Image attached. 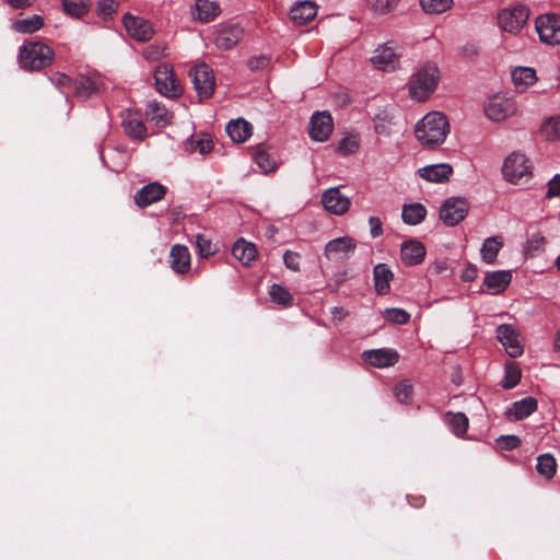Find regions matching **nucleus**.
Segmentation results:
<instances>
[{
    "label": "nucleus",
    "mask_w": 560,
    "mask_h": 560,
    "mask_svg": "<svg viewBox=\"0 0 560 560\" xmlns=\"http://www.w3.org/2000/svg\"><path fill=\"white\" fill-rule=\"evenodd\" d=\"M196 247L198 255L202 258H208L215 254L217 246L212 243V241L208 237H206L202 234H198L196 236Z\"/></svg>",
    "instance_id": "46"
},
{
    "label": "nucleus",
    "mask_w": 560,
    "mask_h": 560,
    "mask_svg": "<svg viewBox=\"0 0 560 560\" xmlns=\"http://www.w3.org/2000/svg\"><path fill=\"white\" fill-rule=\"evenodd\" d=\"M243 37V28L240 25H225L217 31L214 43L218 48L231 49Z\"/></svg>",
    "instance_id": "19"
},
{
    "label": "nucleus",
    "mask_w": 560,
    "mask_h": 560,
    "mask_svg": "<svg viewBox=\"0 0 560 560\" xmlns=\"http://www.w3.org/2000/svg\"><path fill=\"white\" fill-rule=\"evenodd\" d=\"M34 0H8V3L14 9H24L33 4Z\"/></svg>",
    "instance_id": "59"
},
{
    "label": "nucleus",
    "mask_w": 560,
    "mask_h": 560,
    "mask_svg": "<svg viewBox=\"0 0 560 560\" xmlns=\"http://www.w3.org/2000/svg\"><path fill=\"white\" fill-rule=\"evenodd\" d=\"M268 65H269V59L265 56L255 57L248 61V67L253 71L264 69Z\"/></svg>",
    "instance_id": "58"
},
{
    "label": "nucleus",
    "mask_w": 560,
    "mask_h": 560,
    "mask_svg": "<svg viewBox=\"0 0 560 560\" xmlns=\"http://www.w3.org/2000/svg\"><path fill=\"white\" fill-rule=\"evenodd\" d=\"M322 202L325 209L336 215L345 214L351 205L349 197L340 191L339 187H331L324 191Z\"/></svg>",
    "instance_id": "13"
},
{
    "label": "nucleus",
    "mask_w": 560,
    "mask_h": 560,
    "mask_svg": "<svg viewBox=\"0 0 560 560\" xmlns=\"http://www.w3.org/2000/svg\"><path fill=\"white\" fill-rule=\"evenodd\" d=\"M155 86L160 94L166 97H176L182 93L180 85L174 75L172 66L159 65L154 72Z\"/></svg>",
    "instance_id": "9"
},
{
    "label": "nucleus",
    "mask_w": 560,
    "mask_h": 560,
    "mask_svg": "<svg viewBox=\"0 0 560 560\" xmlns=\"http://www.w3.org/2000/svg\"><path fill=\"white\" fill-rule=\"evenodd\" d=\"M400 0H369V7L377 14H387L393 11Z\"/></svg>",
    "instance_id": "49"
},
{
    "label": "nucleus",
    "mask_w": 560,
    "mask_h": 560,
    "mask_svg": "<svg viewBox=\"0 0 560 560\" xmlns=\"http://www.w3.org/2000/svg\"><path fill=\"white\" fill-rule=\"evenodd\" d=\"M425 247L418 241H406L400 247V257L405 265L416 266L423 261Z\"/></svg>",
    "instance_id": "22"
},
{
    "label": "nucleus",
    "mask_w": 560,
    "mask_h": 560,
    "mask_svg": "<svg viewBox=\"0 0 560 560\" xmlns=\"http://www.w3.org/2000/svg\"><path fill=\"white\" fill-rule=\"evenodd\" d=\"M498 443L503 450H514L521 445V439L516 435H505L498 439Z\"/></svg>",
    "instance_id": "55"
},
{
    "label": "nucleus",
    "mask_w": 560,
    "mask_h": 560,
    "mask_svg": "<svg viewBox=\"0 0 560 560\" xmlns=\"http://www.w3.org/2000/svg\"><path fill=\"white\" fill-rule=\"evenodd\" d=\"M18 60L22 69L38 71L51 65L54 50L44 43L26 42L19 49Z\"/></svg>",
    "instance_id": "2"
},
{
    "label": "nucleus",
    "mask_w": 560,
    "mask_h": 560,
    "mask_svg": "<svg viewBox=\"0 0 560 560\" xmlns=\"http://www.w3.org/2000/svg\"><path fill=\"white\" fill-rule=\"evenodd\" d=\"M316 14V4L308 0L296 3L290 11L291 20L299 25H303L312 21Z\"/></svg>",
    "instance_id": "28"
},
{
    "label": "nucleus",
    "mask_w": 560,
    "mask_h": 560,
    "mask_svg": "<svg viewBox=\"0 0 560 560\" xmlns=\"http://www.w3.org/2000/svg\"><path fill=\"white\" fill-rule=\"evenodd\" d=\"M502 175L511 184L527 183L533 176V164L525 154L512 152L503 162Z\"/></svg>",
    "instance_id": "4"
},
{
    "label": "nucleus",
    "mask_w": 560,
    "mask_h": 560,
    "mask_svg": "<svg viewBox=\"0 0 560 560\" xmlns=\"http://www.w3.org/2000/svg\"><path fill=\"white\" fill-rule=\"evenodd\" d=\"M357 248L352 237L343 236L329 241L325 246V256L329 260L342 261L348 259Z\"/></svg>",
    "instance_id": "12"
},
{
    "label": "nucleus",
    "mask_w": 560,
    "mask_h": 560,
    "mask_svg": "<svg viewBox=\"0 0 560 560\" xmlns=\"http://www.w3.org/2000/svg\"><path fill=\"white\" fill-rule=\"evenodd\" d=\"M369 224H370V233H371L372 237L375 238L383 234V223L380 218L370 217Z\"/></svg>",
    "instance_id": "57"
},
{
    "label": "nucleus",
    "mask_w": 560,
    "mask_h": 560,
    "mask_svg": "<svg viewBox=\"0 0 560 560\" xmlns=\"http://www.w3.org/2000/svg\"><path fill=\"white\" fill-rule=\"evenodd\" d=\"M393 118L388 115H377L374 118V129L375 132L380 136L388 137L392 135L393 126H394Z\"/></svg>",
    "instance_id": "47"
},
{
    "label": "nucleus",
    "mask_w": 560,
    "mask_h": 560,
    "mask_svg": "<svg viewBox=\"0 0 560 560\" xmlns=\"http://www.w3.org/2000/svg\"><path fill=\"white\" fill-rule=\"evenodd\" d=\"M373 279L376 293L385 295L390 290L394 273L386 264H377L373 269Z\"/></svg>",
    "instance_id": "27"
},
{
    "label": "nucleus",
    "mask_w": 560,
    "mask_h": 560,
    "mask_svg": "<svg viewBox=\"0 0 560 560\" xmlns=\"http://www.w3.org/2000/svg\"><path fill=\"white\" fill-rule=\"evenodd\" d=\"M225 130L236 143H243L252 136V125L243 118L231 120Z\"/></svg>",
    "instance_id": "30"
},
{
    "label": "nucleus",
    "mask_w": 560,
    "mask_h": 560,
    "mask_svg": "<svg viewBox=\"0 0 560 560\" xmlns=\"http://www.w3.org/2000/svg\"><path fill=\"white\" fill-rule=\"evenodd\" d=\"M72 92L79 98L86 100L97 92V84L90 78L81 77L73 82Z\"/></svg>",
    "instance_id": "37"
},
{
    "label": "nucleus",
    "mask_w": 560,
    "mask_h": 560,
    "mask_svg": "<svg viewBox=\"0 0 560 560\" xmlns=\"http://www.w3.org/2000/svg\"><path fill=\"white\" fill-rule=\"evenodd\" d=\"M233 256L245 266H249L258 256L255 244L240 238L232 248Z\"/></svg>",
    "instance_id": "29"
},
{
    "label": "nucleus",
    "mask_w": 560,
    "mask_h": 560,
    "mask_svg": "<svg viewBox=\"0 0 560 560\" xmlns=\"http://www.w3.org/2000/svg\"><path fill=\"white\" fill-rule=\"evenodd\" d=\"M539 132L547 141L560 140V115L550 116L545 119L539 128Z\"/></svg>",
    "instance_id": "35"
},
{
    "label": "nucleus",
    "mask_w": 560,
    "mask_h": 560,
    "mask_svg": "<svg viewBox=\"0 0 560 560\" xmlns=\"http://www.w3.org/2000/svg\"><path fill=\"white\" fill-rule=\"evenodd\" d=\"M483 110L490 120L499 122L516 115L517 105L512 97L493 95L486 102Z\"/></svg>",
    "instance_id": "6"
},
{
    "label": "nucleus",
    "mask_w": 560,
    "mask_h": 560,
    "mask_svg": "<svg viewBox=\"0 0 560 560\" xmlns=\"http://www.w3.org/2000/svg\"><path fill=\"white\" fill-rule=\"evenodd\" d=\"M334 129L332 117L328 112H318L314 114L310 121V136L313 140L326 141Z\"/></svg>",
    "instance_id": "14"
},
{
    "label": "nucleus",
    "mask_w": 560,
    "mask_h": 560,
    "mask_svg": "<svg viewBox=\"0 0 560 560\" xmlns=\"http://www.w3.org/2000/svg\"><path fill=\"white\" fill-rule=\"evenodd\" d=\"M450 124L446 116L440 112H431L420 119L415 127V136L420 144L435 149L446 140Z\"/></svg>",
    "instance_id": "1"
},
{
    "label": "nucleus",
    "mask_w": 560,
    "mask_h": 560,
    "mask_svg": "<svg viewBox=\"0 0 560 560\" xmlns=\"http://www.w3.org/2000/svg\"><path fill=\"white\" fill-rule=\"evenodd\" d=\"M365 362L374 368H388L398 362L399 355L393 349H372L363 352Z\"/></svg>",
    "instance_id": "17"
},
{
    "label": "nucleus",
    "mask_w": 560,
    "mask_h": 560,
    "mask_svg": "<svg viewBox=\"0 0 560 560\" xmlns=\"http://www.w3.org/2000/svg\"><path fill=\"white\" fill-rule=\"evenodd\" d=\"M398 55L389 46L377 48L371 57V61L375 68L384 71L394 70L398 65Z\"/></svg>",
    "instance_id": "24"
},
{
    "label": "nucleus",
    "mask_w": 560,
    "mask_h": 560,
    "mask_svg": "<svg viewBox=\"0 0 560 560\" xmlns=\"http://www.w3.org/2000/svg\"><path fill=\"white\" fill-rule=\"evenodd\" d=\"M331 314H332V319L335 322H341L343 318H346V316L348 315V312L343 307L336 306L331 310Z\"/></svg>",
    "instance_id": "60"
},
{
    "label": "nucleus",
    "mask_w": 560,
    "mask_h": 560,
    "mask_svg": "<svg viewBox=\"0 0 560 560\" xmlns=\"http://www.w3.org/2000/svg\"><path fill=\"white\" fill-rule=\"evenodd\" d=\"M476 277H477V269L475 267H472V266L467 267L463 271V276H462V278L465 281H472Z\"/></svg>",
    "instance_id": "61"
},
{
    "label": "nucleus",
    "mask_w": 560,
    "mask_h": 560,
    "mask_svg": "<svg viewBox=\"0 0 560 560\" xmlns=\"http://www.w3.org/2000/svg\"><path fill=\"white\" fill-rule=\"evenodd\" d=\"M512 80L516 89L524 91L536 82L537 77L534 69L520 67L512 71Z\"/></svg>",
    "instance_id": "32"
},
{
    "label": "nucleus",
    "mask_w": 560,
    "mask_h": 560,
    "mask_svg": "<svg viewBox=\"0 0 560 560\" xmlns=\"http://www.w3.org/2000/svg\"><path fill=\"white\" fill-rule=\"evenodd\" d=\"M469 211V203L465 198L451 197L440 208V219L447 226H455L463 221Z\"/></svg>",
    "instance_id": "7"
},
{
    "label": "nucleus",
    "mask_w": 560,
    "mask_h": 560,
    "mask_svg": "<svg viewBox=\"0 0 560 560\" xmlns=\"http://www.w3.org/2000/svg\"><path fill=\"white\" fill-rule=\"evenodd\" d=\"M529 19V8L524 4H512L500 11L498 21L501 28L509 33H518Z\"/></svg>",
    "instance_id": "5"
},
{
    "label": "nucleus",
    "mask_w": 560,
    "mask_h": 560,
    "mask_svg": "<svg viewBox=\"0 0 560 560\" xmlns=\"http://www.w3.org/2000/svg\"><path fill=\"white\" fill-rule=\"evenodd\" d=\"M560 196V174L555 175L548 183L546 198H556Z\"/></svg>",
    "instance_id": "56"
},
{
    "label": "nucleus",
    "mask_w": 560,
    "mask_h": 560,
    "mask_svg": "<svg viewBox=\"0 0 560 560\" xmlns=\"http://www.w3.org/2000/svg\"><path fill=\"white\" fill-rule=\"evenodd\" d=\"M62 7L67 14L77 19L88 13V5L81 0H62Z\"/></svg>",
    "instance_id": "45"
},
{
    "label": "nucleus",
    "mask_w": 560,
    "mask_h": 560,
    "mask_svg": "<svg viewBox=\"0 0 560 560\" xmlns=\"http://www.w3.org/2000/svg\"><path fill=\"white\" fill-rule=\"evenodd\" d=\"M220 13L219 3L214 0H196L191 10L194 20L208 23L214 20Z\"/></svg>",
    "instance_id": "23"
},
{
    "label": "nucleus",
    "mask_w": 560,
    "mask_h": 560,
    "mask_svg": "<svg viewBox=\"0 0 560 560\" xmlns=\"http://www.w3.org/2000/svg\"><path fill=\"white\" fill-rule=\"evenodd\" d=\"M447 423L452 430V432L462 436L466 433L468 429V418L463 412H447L446 413Z\"/></svg>",
    "instance_id": "39"
},
{
    "label": "nucleus",
    "mask_w": 560,
    "mask_h": 560,
    "mask_svg": "<svg viewBox=\"0 0 560 560\" xmlns=\"http://www.w3.org/2000/svg\"><path fill=\"white\" fill-rule=\"evenodd\" d=\"M145 114L150 120L161 127L170 125L173 119V114L156 101H152L148 104Z\"/></svg>",
    "instance_id": "31"
},
{
    "label": "nucleus",
    "mask_w": 560,
    "mask_h": 560,
    "mask_svg": "<svg viewBox=\"0 0 560 560\" xmlns=\"http://www.w3.org/2000/svg\"><path fill=\"white\" fill-rule=\"evenodd\" d=\"M557 463L555 457L549 454H542L537 458L536 469L539 475L546 479H551L556 474Z\"/></svg>",
    "instance_id": "40"
},
{
    "label": "nucleus",
    "mask_w": 560,
    "mask_h": 560,
    "mask_svg": "<svg viewBox=\"0 0 560 560\" xmlns=\"http://www.w3.org/2000/svg\"><path fill=\"white\" fill-rule=\"evenodd\" d=\"M117 2L115 0H100L97 4L98 15L108 18L116 12Z\"/></svg>",
    "instance_id": "54"
},
{
    "label": "nucleus",
    "mask_w": 560,
    "mask_h": 560,
    "mask_svg": "<svg viewBox=\"0 0 560 560\" xmlns=\"http://www.w3.org/2000/svg\"><path fill=\"white\" fill-rule=\"evenodd\" d=\"M212 148V139L207 135H203L202 137L190 138L185 144L186 151L199 152L202 155L209 153Z\"/></svg>",
    "instance_id": "41"
},
{
    "label": "nucleus",
    "mask_w": 560,
    "mask_h": 560,
    "mask_svg": "<svg viewBox=\"0 0 560 560\" xmlns=\"http://www.w3.org/2000/svg\"><path fill=\"white\" fill-rule=\"evenodd\" d=\"M555 347H556V349L560 350V330L556 335Z\"/></svg>",
    "instance_id": "64"
},
{
    "label": "nucleus",
    "mask_w": 560,
    "mask_h": 560,
    "mask_svg": "<svg viewBox=\"0 0 560 560\" xmlns=\"http://www.w3.org/2000/svg\"><path fill=\"white\" fill-rule=\"evenodd\" d=\"M537 409V400L533 397H526L515 401L505 412L510 420H522L527 418Z\"/></svg>",
    "instance_id": "26"
},
{
    "label": "nucleus",
    "mask_w": 560,
    "mask_h": 560,
    "mask_svg": "<svg viewBox=\"0 0 560 560\" xmlns=\"http://www.w3.org/2000/svg\"><path fill=\"white\" fill-rule=\"evenodd\" d=\"M44 25V20L40 15L34 14L30 18L16 20L13 22V30L19 33L31 34L38 31Z\"/></svg>",
    "instance_id": "38"
},
{
    "label": "nucleus",
    "mask_w": 560,
    "mask_h": 560,
    "mask_svg": "<svg viewBox=\"0 0 560 560\" xmlns=\"http://www.w3.org/2000/svg\"><path fill=\"white\" fill-rule=\"evenodd\" d=\"M440 79V72L434 63H425L419 68L409 80V94L418 101L423 102L436 89Z\"/></svg>",
    "instance_id": "3"
},
{
    "label": "nucleus",
    "mask_w": 560,
    "mask_h": 560,
    "mask_svg": "<svg viewBox=\"0 0 560 560\" xmlns=\"http://www.w3.org/2000/svg\"><path fill=\"white\" fill-rule=\"evenodd\" d=\"M427 215V209L422 203H410L402 207L401 217L406 224L421 223Z\"/></svg>",
    "instance_id": "34"
},
{
    "label": "nucleus",
    "mask_w": 560,
    "mask_h": 560,
    "mask_svg": "<svg viewBox=\"0 0 560 560\" xmlns=\"http://www.w3.org/2000/svg\"><path fill=\"white\" fill-rule=\"evenodd\" d=\"M511 270H497L487 272L483 279V284L491 290L493 294L502 293L511 283Z\"/></svg>",
    "instance_id": "25"
},
{
    "label": "nucleus",
    "mask_w": 560,
    "mask_h": 560,
    "mask_svg": "<svg viewBox=\"0 0 560 560\" xmlns=\"http://www.w3.org/2000/svg\"><path fill=\"white\" fill-rule=\"evenodd\" d=\"M358 149L359 139L355 136L345 137L339 144V151L345 154L354 153Z\"/></svg>",
    "instance_id": "53"
},
{
    "label": "nucleus",
    "mask_w": 560,
    "mask_h": 560,
    "mask_svg": "<svg viewBox=\"0 0 560 560\" xmlns=\"http://www.w3.org/2000/svg\"><path fill=\"white\" fill-rule=\"evenodd\" d=\"M122 24L128 35L138 42H147L154 35L153 26L143 18L126 13Z\"/></svg>",
    "instance_id": "11"
},
{
    "label": "nucleus",
    "mask_w": 560,
    "mask_h": 560,
    "mask_svg": "<svg viewBox=\"0 0 560 560\" xmlns=\"http://www.w3.org/2000/svg\"><path fill=\"white\" fill-rule=\"evenodd\" d=\"M121 126L125 132L133 139L143 140L147 137V127L136 112L124 110L121 113Z\"/></svg>",
    "instance_id": "18"
},
{
    "label": "nucleus",
    "mask_w": 560,
    "mask_h": 560,
    "mask_svg": "<svg viewBox=\"0 0 560 560\" xmlns=\"http://www.w3.org/2000/svg\"><path fill=\"white\" fill-rule=\"evenodd\" d=\"M422 10L428 14H441L450 10L453 0H419Z\"/></svg>",
    "instance_id": "42"
},
{
    "label": "nucleus",
    "mask_w": 560,
    "mask_h": 560,
    "mask_svg": "<svg viewBox=\"0 0 560 560\" xmlns=\"http://www.w3.org/2000/svg\"><path fill=\"white\" fill-rule=\"evenodd\" d=\"M503 242L500 236H492L485 240L480 249L481 258L486 264H494Z\"/></svg>",
    "instance_id": "33"
},
{
    "label": "nucleus",
    "mask_w": 560,
    "mask_h": 560,
    "mask_svg": "<svg viewBox=\"0 0 560 560\" xmlns=\"http://www.w3.org/2000/svg\"><path fill=\"white\" fill-rule=\"evenodd\" d=\"M189 77L200 100L209 98L214 91L215 80L212 69L202 63L190 69Z\"/></svg>",
    "instance_id": "10"
},
{
    "label": "nucleus",
    "mask_w": 560,
    "mask_h": 560,
    "mask_svg": "<svg viewBox=\"0 0 560 560\" xmlns=\"http://www.w3.org/2000/svg\"><path fill=\"white\" fill-rule=\"evenodd\" d=\"M419 176L430 183H445L453 174V167L447 163L427 165L418 170Z\"/></svg>",
    "instance_id": "20"
},
{
    "label": "nucleus",
    "mask_w": 560,
    "mask_h": 560,
    "mask_svg": "<svg viewBox=\"0 0 560 560\" xmlns=\"http://www.w3.org/2000/svg\"><path fill=\"white\" fill-rule=\"evenodd\" d=\"M52 84H55L58 89H60L65 94H68L69 91L73 89V82L71 78L63 73H56L50 78Z\"/></svg>",
    "instance_id": "51"
},
{
    "label": "nucleus",
    "mask_w": 560,
    "mask_h": 560,
    "mask_svg": "<svg viewBox=\"0 0 560 560\" xmlns=\"http://www.w3.org/2000/svg\"><path fill=\"white\" fill-rule=\"evenodd\" d=\"M408 499H409L410 504L415 508H420L424 503V498L422 495H419V497L409 495Z\"/></svg>",
    "instance_id": "62"
},
{
    "label": "nucleus",
    "mask_w": 560,
    "mask_h": 560,
    "mask_svg": "<svg viewBox=\"0 0 560 560\" xmlns=\"http://www.w3.org/2000/svg\"><path fill=\"white\" fill-rule=\"evenodd\" d=\"M497 338L503 345L510 357L516 358L523 353V347L518 341V335L511 325H500L497 328Z\"/></svg>",
    "instance_id": "15"
},
{
    "label": "nucleus",
    "mask_w": 560,
    "mask_h": 560,
    "mask_svg": "<svg viewBox=\"0 0 560 560\" xmlns=\"http://www.w3.org/2000/svg\"><path fill=\"white\" fill-rule=\"evenodd\" d=\"M539 39L547 45L560 44V15L556 13L539 15L535 21Z\"/></svg>",
    "instance_id": "8"
},
{
    "label": "nucleus",
    "mask_w": 560,
    "mask_h": 560,
    "mask_svg": "<svg viewBox=\"0 0 560 560\" xmlns=\"http://www.w3.org/2000/svg\"><path fill=\"white\" fill-rule=\"evenodd\" d=\"M253 159L264 173L272 172L277 167L276 160L262 145H257L253 149Z\"/></svg>",
    "instance_id": "36"
},
{
    "label": "nucleus",
    "mask_w": 560,
    "mask_h": 560,
    "mask_svg": "<svg viewBox=\"0 0 560 560\" xmlns=\"http://www.w3.org/2000/svg\"><path fill=\"white\" fill-rule=\"evenodd\" d=\"M269 295L275 303L283 306H290L293 303L292 294L280 284H272L269 289Z\"/></svg>",
    "instance_id": "43"
},
{
    "label": "nucleus",
    "mask_w": 560,
    "mask_h": 560,
    "mask_svg": "<svg viewBox=\"0 0 560 560\" xmlns=\"http://www.w3.org/2000/svg\"><path fill=\"white\" fill-rule=\"evenodd\" d=\"M158 54H159L158 48H155V47H153V46L148 47V48L145 49V51H144V56H145L147 58H153V57L158 56Z\"/></svg>",
    "instance_id": "63"
},
{
    "label": "nucleus",
    "mask_w": 560,
    "mask_h": 560,
    "mask_svg": "<svg viewBox=\"0 0 560 560\" xmlns=\"http://www.w3.org/2000/svg\"><path fill=\"white\" fill-rule=\"evenodd\" d=\"M521 380V370L515 362L505 364L504 377L501 382L502 387L511 389L515 387Z\"/></svg>",
    "instance_id": "44"
},
{
    "label": "nucleus",
    "mask_w": 560,
    "mask_h": 560,
    "mask_svg": "<svg viewBox=\"0 0 560 560\" xmlns=\"http://www.w3.org/2000/svg\"><path fill=\"white\" fill-rule=\"evenodd\" d=\"M383 317L393 324H407L410 320V314L402 308H386L383 312Z\"/></svg>",
    "instance_id": "48"
},
{
    "label": "nucleus",
    "mask_w": 560,
    "mask_h": 560,
    "mask_svg": "<svg viewBox=\"0 0 560 560\" xmlns=\"http://www.w3.org/2000/svg\"><path fill=\"white\" fill-rule=\"evenodd\" d=\"M395 397L404 404H407L412 396V385L408 382H400L394 387Z\"/></svg>",
    "instance_id": "50"
},
{
    "label": "nucleus",
    "mask_w": 560,
    "mask_h": 560,
    "mask_svg": "<svg viewBox=\"0 0 560 560\" xmlns=\"http://www.w3.org/2000/svg\"><path fill=\"white\" fill-rule=\"evenodd\" d=\"M300 259L301 256L296 252L285 250L283 254V262L285 267L294 272H299L301 270Z\"/></svg>",
    "instance_id": "52"
},
{
    "label": "nucleus",
    "mask_w": 560,
    "mask_h": 560,
    "mask_svg": "<svg viewBox=\"0 0 560 560\" xmlns=\"http://www.w3.org/2000/svg\"><path fill=\"white\" fill-rule=\"evenodd\" d=\"M170 266L175 273L185 275L190 270V253L185 245L175 244L170 252Z\"/></svg>",
    "instance_id": "21"
},
{
    "label": "nucleus",
    "mask_w": 560,
    "mask_h": 560,
    "mask_svg": "<svg viewBox=\"0 0 560 560\" xmlns=\"http://www.w3.org/2000/svg\"><path fill=\"white\" fill-rule=\"evenodd\" d=\"M166 188L160 183H150L139 189L135 195V203L139 208H145L164 198Z\"/></svg>",
    "instance_id": "16"
}]
</instances>
